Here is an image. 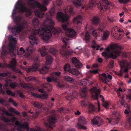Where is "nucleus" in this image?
Listing matches in <instances>:
<instances>
[{
	"label": "nucleus",
	"instance_id": "obj_37",
	"mask_svg": "<svg viewBox=\"0 0 131 131\" xmlns=\"http://www.w3.org/2000/svg\"><path fill=\"white\" fill-rule=\"evenodd\" d=\"M65 81L70 83H73L74 82V79L71 77L68 76H66L64 77Z\"/></svg>",
	"mask_w": 131,
	"mask_h": 131
},
{
	"label": "nucleus",
	"instance_id": "obj_58",
	"mask_svg": "<svg viewBox=\"0 0 131 131\" xmlns=\"http://www.w3.org/2000/svg\"><path fill=\"white\" fill-rule=\"evenodd\" d=\"M121 3H126L129 1V0H118Z\"/></svg>",
	"mask_w": 131,
	"mask_h": 131
},
{
	"label": "nucleus",
	"instance_id": "obj_49",
	"mask_svg": "<svg viewBox=\"0 0 131 131\" xmlns=\"http://www.w3.org/2000/svg\"><path fill=\"white\" fill-rule=\"evenodd\" d=\"M123 91V89H121L119 87V89L117 90L116 92L118 94V96H121V94L120 93V92H122Z\"/></svg>",
	"mask_w": 131,
	"mask_h": 131
},
{
	"label": "nucleus",
	"instance_id": "obj_47",
	"mask_svg": "<svg viewBox=\"0 0 131 131\" xmlns=\"http://www.w3.org/2000/svg\"><path fill=\"white\" fill-rule=\"evenodd\" d=\"M128 90L129 93H128V94L127 95V98L131 100V90L128 89Z\"/></svg>",
	"mask_w": 131,
	"mask_h": 131
},
{
	"label": "nucleus",
	"instance_id": "obj_4",
	"mask_svg": "<svg viewBox=\"0 0 131 131\" xmlns=\"http://www.w3.org/2000/svg\"><path fill=\"white\" fill-rule=\"evenodd\" d=\"M2 114L1 116V119L5 123H7L8 124L10 125H13L14 126V123L16 126H18L17 129L18 130L21 131L22 129H25L28 131L29 130V123L27 122H25L23 124H21L18 121H17V118L15 117H13L10 119H9L6 117L4 115L6 114L7 115H10L11 114L9 113L8 111L4 109H2Z\"/></svg>",
	"mask_w": 131,
	"mask_h": 131
},
{
	"label": "nucleus",
	"instance_id": "obj_55",
	"mask_svg": "<svg viewBox=\"0 0 131 131\" xmlns=\"http://www.w3.org/2000/svg\"><path fill=\"white\" fill-rule=\"evenodd\" d=\"M15 69H12L13 71L15 72H16L20 74H21L22 73V72L20 71V70H19L18 69H17L15 67Z\"/></svg>",
	"mask_w": 131,
	"mask_h": 131
},
{
	"label": "nucleus",
	"instance_id": "obj_7",
	"mask_svg": "<svg viewBox=\"0 0 131 131\" xmlns=\"http://www.w3.org/2000/svg\"><path fill=\"white\" fill-rule=\"evenodd\" d=\"M49 1L47 0H44L43 1V4H41L38 2L35 1L33 3H30V5L33 8L35 9L37 7L38 9L35 10V13L36 15L40 18H42L44 15L43 11L45 12L47 9L44 5H47Z\"/></svg>",
	"mask_w": 131,
	"mask_h": 131
},
{
	"label": "nucleus",
	"instance_id": "obj_16",
	"mask_svg": "<svg viewBox=\"0 0 131 131\" xmlns=\"http://www.w3.org/2000/svg\"><path fill=\"white\" fill-rule=\"evenodd\" d=\"M78 120L79 123H78L76 127L77 128L80 129H86V127L85 126L81 124H86V123L85 119L84 117L81 116L78 119Z\"/></svg>",
	"mask_w": 131,
	"mask_h": 131
},
{
	"label": "nucleus",
	"instance_id": "obj_57",
	"mask_svg": "<svg viewBox=\"0 0 131 131\" xmlns=\"http://www.w3.org/2000/svg\"><path fill=\"white\" fill-rule=\"evenodd\" d=\"M110 68H112L114 66V61H111L110 62Z\"/></svg>",
	"mask_w": 131,
	"mask_h": 131
},
{
	"label": "nucleus",
	"instance_id": "obj_54",
	"mask_svg": "<svg viewBox=\"0 0 131 131\" xmlns=\"http://www.w3.org/2000/svg\"><path fill=\"white\" fill-rule=\"evenodd\" d=\"M58 6H60L62 4V2L61 0H58L56 2Z\"/></svg>",
	"mask_w": 131,
	"mask_h": 131
},
{
	"label": "nucleus",
	"instance_id": "obj_17",
	"mask_svg": "<svg viewBox=\"0 0 131 131\" xmlns=\"http://www.w3.org/2000/svg\"><path fill=\"white\" fill-rule=\"evenodd\" d=\"M91 122L93 125H96L100 126L103 124L102 119L98 116L95 117L91 120Z\"/></svg>",
	"mask_w": 131,
	"mask_h": 131
},
{
	"label": "nucleus",
	"instance_id": "obj_3",
	"mask_svg": "<svg viewBox=\"0 0 131 131\" xmlns=\"http://www.w3.org/2000/svg\"><path fill=\"white\" fill-rule=\"evenodd\" d=\"M39 51L40 52L41 56H47L46 57V65L42 68L39 70L40 73L44 74L47 73L49 70L50 67L48 66V65L52 63L53 61L52 56L48 54V52H49L52 54L55 55L57 52L58 50L52 47L47 46H43L40 49H39Z\"/></svg>",
	"mask_w": 131,
	"mask_h": 131
},
{
	"label": "nucleus",
	"instance_id": "obj_51",
	"mask_svg": "<svg viewBox=\"0 0 131 131\" xmlns=\"http://www.w3.org/2000/svg\"><path fill=\"white\" fill-rule=\"evenodd\" d=\"M6 94L8 95H11L12 96H14V94L11 91L9 90H7L6 91Z\"/></svg>",
	"mask_w": 131,
	"mask_h": 131
},
{
	"label": "nucleus",
	"instance_id": "obj_14",
	"mask_svg": "<svg viewBox=\"0 0 131 131\" xmlns=\"http://www.w3.org/2000/svg\"><path fill=\"white\" fill-rule=\"evenodd\" d=\"M110 4V3L107 0H102L97 3V6L101 12H104L108 8L107 5Z\"/></svg>",
	"mask_w": 131,
	"mask_h": 131
},
{
	"label": "nucleus",
	"instance_id": "obj_62",
	"mask_svg": "<svg viewBox=\"0 0 131 131\" xmlns=\"http://www.w3.org/2000/svg\"><path fill=\"white\" fill-rule=\"evenodd\" d=\"M115 73L116 74L120 76H122V75L123 73V72L121 71L120 72H115Z\"/></svg>",
	"mask_w": 131,
	"mask_h": 131
},
{
	"label": "nucleus",
	"instance_id": "obj_42",
	"mask_svg": "<svg viewBox=\"0 0 131 131\" xmlns=\"http://www.w3.org/2000/svg\"><path fill=\"white\" fill-rule=\"evenodd\" d=\"M102 105L105 108L108 109L110 105V104L108 102L106 101L105 102H104L102 104Z\"/></svg>",
	"mask_w": 131,
	"mask_h": 131
},
{
	"label": "nucleus",
	"instance_id": "obj_44",
	"mask_svg": "<svg viewBox=\"0 0 131 131\" xmlns=\"http://www.w3.org/2000/svg\"><path fill=\"white\" fill-rule=\"evenodd\" d=\"M84 54L86 56L89 57L90 55V51L88 49H85L84 52Z\"/></svg>",
	"mask_w": 131,
	"mask_h": 131
},
{
	"label": "nucleus",
	"instance_id": "obj_21",
	"mask_svg": "<svg viewBox=\"0 0 131 131\" xmlns=\"http://www.w3.org/2000/svg\"><path fill=\"white\" fill-rule=\"evenodd\" d=\"M103 29L102 27L100 26L98 29H95L93 30L92 34L96 38H97V37L100 35L101 32H102Z\"/></svg>",
	"mask_w": 131,
	"mask_h": 131
},
{
	"label": "nucleus",
	"instance_id": "obj_30",
	"mask_svg": "<svg viewBox=\"0 0 131 131\" xmlns=\"http://www.w3.org/2000/svg\"><path fill=\"white\" fill-rule=\"evenodd\" d=\"M91 37L90 36L89 32L87 31L85 35V37L84 39V41L86 43H88L90 41Z\"/></svg>",
	"mask_w": 131,
	"mask_h": 131
},
{
	"label": "nucleus",
	"instance_id": "obj_26",
	"mask_svg": "<svg viewBox=\"0 0 131 131\" xmlns=\"http://www.w3.org/2000/svg\"><path fill=\"white\" fill-rule=\"evenodd\" d=\"M100 76V78L102 82L105 83H106V80H107V76L106 74L104 73L101 74Z\"/></svg>",
	"mask_w": 131,
	"mask_h": 131
},
{
	"label": "nucleus",
	"instance_id": "obj_27",
	"mask_svg": "<svg viewBox=\"0 0 131 131\" xmlns=\"http://www.w3.org/2000/svg\"><path fill=\"white\" fill-rule=\"evenodd\" d=\"M125 97V96L123 95L122 96L121 98L120 102L121 105H123L126 108L128 109V106L127 104L125 101L124 100Z\"/></svg>",
	"mask_w": 131,
	"mask_h": 131
},
{
	"label": "nucleus",
	"instance_id": "obj_38",
	"mask_svg": "<svg viewBox=\"0 0 131 131\" xmlns=\"http://www.w3.org/2000/svg\"><path fill=\"white\" fill-rule=\"evenodd\" d=\"M92 48L96 49L97 50H98L99 48L100 47V46L96 44V41L94 40L92 41Z\"/></svg>",
	"mask_w": 131,
	"mask_h": 131
},
{
	"label": "nucleus",
	"instance_id": "obj_39",
	"mask_svg": "<svg viewBox=\"0 0 131 131\" xmlns=\"http://www.w3.org/2000/svg\"><path fill=\"white\" fill-rule=\"evenodd\" d=\"M114 114L116 115L115 121H118L121 118V116L120 114L117 112H115Z\"/></svg>",
	"mask_w": 131,
	"mask_h": 131
},
{
	"label": "nucleus",
	"instance_id": "obj_13",
	"mask_svg": "<svg viewBox=\"0 0 131 131\" xmlns=\"http://www.w3.org/2000/svg\"><path fill=\"white\" fill-rule=\"evenodd\" d=\"M91 93L92 97L95 100H97L98 102V110L100 111V104L98 100V95L101 91L100 89L98 87H94L92 88L90 90Z\"/></svg>",
	"mask_w": 131,
	"mask_h": 131
},
{
	"label": "nucleus",
	"instance_id": "obj_12",
	"mask_svg": "<svg viewBox=\"0 0 131 131\" xmlns=\"http://www.w3.org/2000/svg\"><path fill=\"white\" fill-rule=\"evenodd\" d=\"M51 74L53 82H55V83L57 86L60 88H67L69 87L68 85L63 84L62 82L58 81V76L60 75L61 74V72L59 71L54 72Z\"/></svg>",
	"mask_w": 131,
	"mask_h": 131
},
{
	"label": "nucleus",
	"instance_id": "obj_22",
	"mask_svg": "<svg viewBox=\"0 0 131 131\" xmlns=\"http://www.w3.org/2000/svg\"><path fill=\"white\" fill-rule=\"evenodd\" d=\"M95 1L94 0H90L89 4L88 5H85L82 7V9L85 8V9L90 10L92 9L94 5Z\"/></svg>",
	"mask_w": 131,
	"mask_h": 131
},
{
	"label": "nucleus",
	"instance_id": "obj_61",
	"mask_svg": "<svg viewBox=\"0 0 131 131\" xmlns=\"http://www.w3.org/2000/svg\"><path fill=\"white\" fill-rule=\"evenodd\" d=\"M32 95L35 97L37 98H40L41 97V95H38L35 93H33Z\"/></svg>",
	"mask_w": 131,
	"mask_h": 131
},
{
	"label": "nucleus",
	"instance_id": "obj_46",
	"mask_svg": "<svg viewBox=\"0 0 131 131\" xmlns=\"http://www.w3.org/2000/svg\"><path fill=\"white\" fill-rule=\"evenodd\" d=\"M26 50L27 51L29 52L32 53L33 51V48L31 46L28 47Z\"/></svg>",
	"mask_w": 131,
	"mask_h": 131
},
{
	"label": "nucleus",
	"instance_id": "obj_34",
	"mask_svg": "<svg viewBox=\"0 0 131 131\" xmlns=\"http://www.w3.org/2000/svg\"><path fill=\"white\" fill-rule=\"evenodd\" d=\"M83 2V0H75L74 1V6L78 7L81 6Z\"/></svg>",
	"mask_w": 131,
	"mask_h": 131
},
{
	"label": "nucleus",
	"instance_id": "obj_9",
	"mask_svg": "<svg viewBox=\"0 0 131 131\" xmlns=\"http://www.w3.org/2000/svg\"><path fill=\"white\" fill-rule=\"evenodd\" d=\"M62 40L64 45L62 46V50L60 51V53L63 57L67 58L68 56H71L72 51V50L68 49L67 48L68 39L66 37H62Z\"/></svg>",
	"mask_w": 131,
	"mask_h": 131
},
{
	"label": "nucleus",
	"instance_id": "obj_35",
	"mask_svg": "<svg viewBox=\"0 0 131 131\" xmlns=\"http://www.w3.org/2000/svg\"><path fill=\"white\" fill-rule=\"evenodd\" d=\"M16 65V59L15 58H13L11 62L10 67L12 69H15V67Z\"/></svg>",
	"mask_w": 131,
	"mask_h": 131
},
{
	"label": "nucleus",
	"instance_id": "obj_28",
	"mask_svg": "<svg viewBox=\"0 0 131 131\" xmlns=\"http://www.w3.org/2000/svg\"><path fill=\"white\" fill-rule=\"evenodd\" d=\"M99 18L95 16L92 18V22L93 25H96L99 24Z\"/></svg>",
	"mask_w": 131,
	"mask_h": 131
},
{
	"label": "nucleus",
	"instance_id": "obj_36",
	"mask_svg": "<svg viewBox=\"0 0 131 131\" xmlns=\"http://www.w3.org/2000/svg\"><path fill=\"white\" fill-rule=\"evenodd\" d=\"M109 32L107 30H106L103 32V35L102 38L103 40L107 39L109 36Z\"/></svg>",
	"mask_w": 131,
	"mask_h": 131
},
{
	"label": "nucleus",
	"instance_id": "obj_1",
	"mask_svg": "<svg viewBox=\"0 0 131 131\" xmlns=\"http://www.w3.org/2000/svg\"><path fill=\"white\" fill-rule=\"evenodd\" d=\"M54 10V8H51L45 15L46 19L43 27H36L33 29V33L29 36V42L32 45L37 44L39 42V39L36 35L37 34L41 36L43 40L47 41L52 36V33L54 35H58L62 32L60 28L56 29L54 27L55 23L52 20V17L55 14Z\"/></svg>",
	"mask_w": 131,
	"mask_h": 131
},
{
	"label": "nucleus",
	"instance_id": "obj_25",
	"mask_svg": "<svg viewBox=\"0 0 131 131\" xmlns=\"http://www.w3.org/2000/svg\"><path fill=\"white\" fill-rule=\"evenodd\" d=\"M93 83L91 81H90L86 79H83L81 80L80 82V84L81 85H83L84 87L87 84H89V85H92Z\"/></svg>",
	"mask_w": 131,
	"mask_h": 131
},
{
	"label": "nucleus",
	"instance_id": "obj_60",
	"mask_svg": "<svg viewBox=\"0 0 131 131\" xmlns=\"http://www.w3.org/2000/svg\"><path fill=\"white\" fill-rule=\"evenodd\" d=\"M127 109H125L124 111V113H125L127 115L129 113V107L128 106V109L127 108Z\"/></svg>",
	"mask_w": 131,
	"mask_h": 131
},
{
	"label": "nucleus",
	"instance_id": "obj_63",
	"mask_svg": "<svg viewBox=\"0 0 131 131\" xmlns=\"http://www.w3.org/2000/svg\"><path fill=\"white\" fill-rule=\"evenodd\" d=\"M59 111L60 112V113L63 112L64 113H66V112H65V109L63 107H62L60 108Z\"/></svg>",
	"mask_w": 131,
	"mask_h": 131
},
{
	"label": "nucleus",
	"instance_id": "obj_31",
	"mask_svg": "<svg viewBox=\"0 0 131 131\" xmlns=\"http://www.w3.org/2000/svg\"><path fill=\"white\" fill-rule=\"evenodd\" d=\"M89 107V111L90 113L94 112L96 108L92 104L88 103Z\"/></svg>",
	"mask_w": 131,
	"mask_h": 131
},
{
	"label": "nucleus",
	"instance_id": "obj_33",
	"mask_svg": "<svg viewBox=\"0 0 131 131\" xmlns=\"http://www.w3.org/2000/svg\"><path fill=\"white\" fill-rule=\"evenodd\" d=\"M32 104L34 107L39 108H41L42 106V104L40 102L37 101L33 102Z\"/></svg>",
	"mask_w": 131,
	"mask_h": 131
},
{
	"label": "nucleus",
	"instance_id": "obj_32",
	"mask_svg": "<svg viewBox=\"0 0 131 131\" xmlns=\"http://www.w3.org/2000/svg\"><path fill=\"white\" fill-rule=\"evenodd\" d=\"M82 51V48L81 47H76L74 49V54L78 55L81 53Z\"/></svg>",
	"mask_w": 131,
	"mask_h": 131
},
{
	"label": "nucleus",
	"instance_id": "obj_64",
	"mask_svg": "<svg viewBox=\"0 0 131 131\" xmlns=\"http://www.w3.org/2000/svg\"><path fill=\"white\" fill-rule=\"evenodd\" d=\"M7 74L6 73H0V76L2 77H6L7 76Z\"/></svg>",
	"mask_w": 131,
	"mask_h": 131
},
{
	"label": "nucleus",
	"instance_id": "obj_10",
	"mask_svg": "<svg viewBox=\"0 0 131 131\" xmlns=\"http://www.w3.org/2000/svg\"><path fill=\"white\" fill-rule=\"evenodd\" d=\"M22 19V17L20 16L15 17H14V22L18 25L17 26H13L12 28V32L14 35L18 34L21 31L22 29L24 28L23 26L19 23L21 22Z\"/></svg>",
	"mask_w": 131,
	"mask_h": 131
},
{
	"label": "nucleus",
	"instance_id": "obj_52",
	"mask_svg": "<svg viewBox=\"0 0 131 131\" xmlns=\"http://www.w3.org/2000/svg\"><path fill=\"white\" fill-rule=\"evenodd\" d=\"M87 101L86 100H83L81 102V104L82 106H85L87 105Z\"/></svg>",
	"mask_w": 131,
	"mask_h": 131
},
{
	"label": "nucleus",
	"instance_id": "obj_40",
	"mask_svg": "<svg viewBox=\"0 0 131 131\" xmlns=\"http://www.w3.org/2000/svg\"><path fill=\"white\" fill-rule=\"evenodd\" d=\"M32 23L34 25L38 26L39 24V21L37 18H35L33 19Z\"/></svg>",
	"mask_w": 131,
	"mask_h": 131
},
{
	"label": "nucleus",
	"instance_id": "obj_24",
	"mask_svg": "<svg viewBox=\"0 0 131 131\" xmlns=\"http://www.w3.org/2000/svg\"><path fill=\"white\" fill-rule=\"evenodd\" d=\"M74 67L78 68H81L82 64L76 58L74 57Z\"/></svg>",
	"mask_w": 131,
	"mask_h": 131
},
{
	"label": "nucleus",
	"instance_id": "obj_29",
	"mask_svg": "<svg viewBox=\"0 0 131 131\" xmlns=\"http://www.w3.org/2000/svg\"><path fill=\"white\" fill-rule=\"evenodd\" d=\"M82 19V17L81 16H78L75 18H74V23L77 24H82L81 21Z\"/></svg>",
	"mask_w": 131,
	"mask_h": 131
},
{
	"label": "nucleus",
	"instance_id": "obj_2",
	"mask_svg": "<svg viewBox=\"0 0 131 131\" xmlns=\"http://www.w3.org/2000/svg\"><path fill=\"white\" fill-rule=\"evenodd\" d=\"M65 15L63 13L60 12L58 13L57 16V18L59 21L65 23L62 25V27L65 31L66 36L70 38L74 37V29L69 28L68 25L69 22L68 20L69 17L67 13L70 14H73V8L72 6H68L66 7L64 10Z\"/></svg>",
	"mask_w": 131,
	"mask_h": 131
},
{
	"label": "nucleus",
	"instance_id": "obj_19",
	"mask_svg": "<svg viewBox=\"0 0 131 131\" xmlns=\"http://www.w3.org/2000/svg\"><path fill=\"white\" fill-rule=\"evenodd\" d=\"M119 64L121 68L123 67H127L129 68H131V63L125 60H121L119 62Z\"/></svg>",
	"mask_w": 131,
	"mask_h": 131
},
{
	"label": "nucleus",
	"instance_id": "obj_20",
	"mask_svg": "<svg viewBox=\"0 0 131 131\" xmlns=\"http://www.w3.org/2000/svg\"><path fill=\"white\" fill-rule=\"evenodd\" d=\"M39 66L38 63H35L31 67L26 69V71L27 73L35 72L37 70Z\"/></svg>",
	"mask_w": 131,
	"mask_h": 131
},
{
	"label": "nucleus",
	"instance_id": "obj_53",
	"mask_svg": "<svg viewBox=\"0 0 131 131\" xmlns=\"http://www.w3.org/2000/svg\"><path fill=\"white\" fill-rule=\"evenodd\" d=\"M80 73L79 71L77 69L74 68V75H78Z\"/></svg>",
	"mask_w": 131,
	"mask_h": 131
},
{
	"label": "nucleus",
	"instance_id": "obj_50",
	"mask_svg": "<svg viewBox=\"0 0 131 131\" xmlns=\"http://www.w3.org/2000/svg\"><path fill=\"white\" fill-rule=\"evenodd\" d=\"M51 78L49 77H47V81L48 82H51L52 81L53 82V78L52 76V74H51Z\"/></svg>",
	"mask_w": 131,
	"mask_h": 131
},
{
	"label": "nucleus",
	"instance_id": "obj_15",
	"mask_svg": "<svg viewBox=\"0 0 131 131\" xmlns=\"http://www.w3.org/2000/svg\"><path fill=\"white\" fill-rule=\"evenodd\" d=\"M36 128L37 129L32 128L30 129V131H45L43 129H42L39 127H37ZM0 130H2L3 131H15V128H13L10 130L8 128V126L7 125L1 123H0Z\"/></svg>",
	"mask_w": 131,
	"mask_h": 131
},
{
	"label": "nucleus",
	"instance_id": "obj_56",
	"mask_svg": "<svg viewBox=\"0 0 131 131\" xmlns=\"http://www.w3.org/2000/svg\"><path fill=\"white\" fill-rule=\"evenodd\" d=\"M41 97L40 98L42 97L43 99H47L48 97V94H43L41 95Z\"/></svg>",
	"mask_w": 131,
	"mask_h": 131
},
{
	"label": "nucleus",
	"instance_id": "obj_5",
	"mask_svg": "<svg viewBox=\"0 0 131 131\" xmlns=\"http://www.w3.org/2000/svg\"><path fill=\"white\" fill-rule=\"evenodd\" d=\"M122 49L121 46L118 44H114L108 46L106 51L102 53V55L106 58H112L115 59L121 53V49Z\"/></svg>",
	"mask_w": 131,
	"mask_h": 131
},
{
	"label": "nucleus",
	"instance_id": "obj_48",
	"mask_svg": "<svg viewBox=\"0 0 131 131\" xmlns=\"http://www.w3.org/2000/svg\"><path fill=\"white\" fill-rule=\"evenodd\" d=\"M50 85L47 83H46L42 85V87L48 89Z\"/></svg>",
	"mask_w": 131,
	"mask_h": 131
},
{
	"label": "nucleus",
	"instance_id": "obj_8",
	"mask_svg": "<svg viewBox=\"0 0 131 131\" xmlns=\"http://www.w3.org/2000/svg\"><path fill=\"white\" fill-rule=\"evenodd\" d=\"M51 112L52 113L53 115L50 116L46 119L47 121H45L44 122V124L45 126L48 127L47 129L49 130L52 129L53 127L56 126L55 123L56 121V119L55 116V110H52Z\"/></svg>",
	"mask_w": 131,
	"mask_h": 131
},
{
	"label": "nucleus",
	"instance_id": "obj_18",
	"mask_svg": "<svg viewBox=\"0 0 131 131\" xmlns=\"http://www.w3.org/2000/svg\"><path fill=\"white\" fill-rule=\"evenodd\" d=\"M64 72V74L65 73H70L71 74H74V69L70 68V66L69 64H66L64 65L63 68Z\"/></svg>",
	"mask_w": 131,
	"mask_h": 131
},
{
	"label": "nucleus",
	"instance_id": "obj_59",
	"mask_svg": "<svg viewBox=\"0 0 131 131\" xmlns=\"http://www.w3.org/2000/svg\"><path fill=\"white\" fill-rule=\"evenodd\" d=\"M90 71L92 73H93L94 74H96L98 72V70L97 69L93 70H90Z\"/></svg>",
	"mask_w": 131,
	"mask_h": 131
},
{
	"label": "nucleus",
	"instance_id": "obj_11",
	"mask_svg": "<svg viewBox=\"0 0 131 131\" xmlns=\"http://www.w3.org/2000/svg\"><path fill=\"white\" fill-rule=\"evenodd\" d=\"M16 5L15 7L16 9L19 10L21 13L25 12L26 17H29L31 15V10L25 6L26 4L25 3H22L21 1H18L17 2Z\"/></svg>",
	"mask_w": 131,
	"mask_h": 131
},
{
	"label": "nucleus",
	"instance_id": "obj_23",
	"mask_svg": "<svg viewBox=\"0 0 131 131\" xmlns=\"http://www.w3.org/2000/svg\"><path fill=\"white\" fill-rule=\"evenodd\" d=\"M81 96L82 97H86L87 95V89L86 87L81 88L80 93Z\"/></svg>",
	"mask_w": 131,
	"mask_h": 131
},
{
	"label": "nucleus",
	"instance_id": "obj_43",
	"mask_svg": "<svg viewBox=\"0 0 131 131\" xmlns=\"http://www.w3.org/2000/svg\"><path fill=\"white\" fill-rule=\"evenodd\" d=\"M36 80V79L35 77H29L26 79V80L28 81L31 80L35 81Z\"/></svg>",
	"mask_w": 131,
	"mask_h": 131
},
{
	"label": "nucleus",
	"instance_id": "obj_6",
	"mask_svg": "<svg viewBox=\"0 0 131 131\" xmlns=\"http://www.w3.org/2000/svg\"><path fill=\"white\" fill-rule=\"evenodd\" d=\"M9 39L10 42L9 44V47L8 51L6 50H3L2 51L1 56L3 58L8 54H12L14 56H16V54H20L18 49L15 48L17 42L16 38L11 36L9 37Z\"/></svg>",
	"mask_w": 131,
	"mask_h": 131
},
{
	"label": "nucleus",
	"instance_id": "obj_45",
	"mask_svg": "<svg viewBox=\"0 0 131 131\" xmlns=\"http://www.w3.org/2000/svg\"><path fill=\"white\" fill-rule=\"evenodd\" d=\"M17 85L16 82H12L10 83L9 86L12 88H14L16 87Z\"/></svg>",
	"mask_w": 131,
	"mask_h": 131
},
{
	"label": "nucleus",
	"instance_id": "obj_41",
	"mask_svg": "<svg viewBox=\"0 0 131 131\" xmlns=\"http://www.w3.org/2000/svg\"><path fill=\"white\" fill-rule=\"evenodd\" d=\"M73 95L72 93L71 94H68V95L66 96V99L68 100H71L73 99Z\"/></svg>",
	"mask_w": 131,
	"mask_h": 131
}]
</instances>
